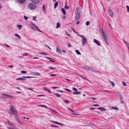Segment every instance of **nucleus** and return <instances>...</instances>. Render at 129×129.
Segmentation results:
<instances>
[{
    "instance_id": "obj_10",
    "label": "nucleus",
    "mask_w": 129,
    "mask_h": 129,
    "mask_svg": "<svg viewBox=\"0 0 129 129\" xmlns=\"http://www.w3.org/2000/svg\"><path fill=\"white\" fill-rule=\"evenodd\" d=\"M26 0H17L20 3L22 4H23L25 2Z\"/></svg>"
},
{
    "instance_id": "obj_58",
    "label": "nucleus",
    "mask_w": 129,
    "mask_h": 129,
    "mask_svg": "<svg viewBox=\"0 0 129 129\" xmlns=\"http://www.w3.org/2000/svg\"><path fill=\"white\" fill-rule=\"evenodd\" d=\"M33 59H39V58L37 57H35L33 58Z\"/></svg>"
},
{
    "instance_id": "obj_6",
    "label": "nucleus",
    "mask_w": 129,
    "mask_h": 129,
    "mask_svg": "<svg viewBox=\"0 0 129 129\" xmlns=\"http://www.w3.org/2000/svg\"><path fill=\"white\" fill-rule=\"evenodd\" d=\"M108 13L109 15L111 16V17H113V14H114V12L112 11V10H110V11H108Z\"/></svg>"
},
{
    "instance_id": "obj_63",
    "label": "nucleus",
    "mask_w": 129,
    "mask_h": 129,
    "mask_svg": "<svg viewBox=\"0 0 129 129\" xmlns=\"http://www.w3.org/2000/svg\"><path fill=\"white\" fill-rule=\"evenodd\" d=\"M5 45L7 46V47H10V46H9V45H7V44H5Z\"/></svg>"
},
{
    "instance_id": "obj_47",
    "label": "nucleus",
    "mask_w": 129,
    "mask_h": 129,
    "mask_svg": "<svg viewBox=\"0 0 129 129\" xmlns=\"http://www.w3.org/2000/svg\"><path fill=\"white\" fill-rule=\"evenodd\" d=\"M31 23L32 24V25L34 26L36 28L37 26L34 23H32L31 22Z\"/></svg>"
},
{
    "instance_id": "obj_1",
    "label": "nucleus",
    "mask_w": 129,
    "mask_h": 129,
    "mask_svg": "<svg viewBox=\"0 0 129 129\" xmlns=\"http://www.w3.org/2000/svg\"><path fill=\"white\" fill-rule=\"evenodd\" d=\"M81 11L79 7H77L75 11V21L78 20L80 17Z\"/></svg>"
},
{
    "instance_id": "obj_34",
    "label": "nucleus",
    "mask_w": 129,
    "mask_h": 129,
    "mask_svg": "<svg viewBox=\"0 0 129 129\" xmlns=\"http://www.w3.org/2000/svg\"><path fill=\"white\" fill-rule=\"evenodd\" d=\"M23 77L25 78H35V77H30V76H27V77H25V76H23Z\"/></svg>"
},
{
    "instance_id": "obj_31",
    "label": "nucleus",
    "mask_w": 129,
    "mask_h": 129,
    "mask_svg": "<svg viewBox=\"0 0 129 129\" xmlns=\"http://www.w3.org/2000/svg\"><path fill=\"white\" fill-rule=\"evenodd\" d=\"M109 82H110L112 85H113V87L115 85V84L112 81H109Z\"/></svg>"
},
{
    "instance_id": "obj_45",
    "label": "nucleus",
    "mask_w": 129,
    "mask_h": 129,
    "mask_svg": "<svg viewBox=\"0 0 129 129\" xmlns=\"http://www.w3.org/2000/svg\"><path fill=\"white\" fill-rule=\"evenodd\" d=\"M36 16H33V19L34 20H36Z\"/></svg>"
},
{
    "instance_id": "obj_62",
    "label": "nucleus",
    "mask_w": 129,
    "mask_h": 129,
    "mask_svg": "<svg viewBox=\"0 0 129 129\" xmlns=\"http://www.w3.org/2000/svg\"><path fill=\"white\" fill-rule=\"evenodd\" d=\"M52 88H53V89H55L56 88H58V87H52Z\"/></svg>"
},
{
    "instance_id": "obj_33",
    "label": "nucleus",
    "mask_w": 129,
    "mask_h": 129,
    "mask_svg": "<svg viewBox=\"0 0 129 129\" xmlns=\"http://www.w3.org/2000/svg\"><path fill=\"white\" fill-rule=\"evenodd\" d=\"M90 24V22L89 21H87L86 23V25L87 26L88 25Z\"/></svg>"
},
{
    "instance_id": "obj_15",
    "label": "nucleus",
    "mask_w": 129,
    "mask_h": 129,
    "mask_svg": "<svg viewBox=\"0 0 129 129\" xmlns=\"http://www.w3.org/2000/svg\"><path fill=\"white\" fill-rule=\"evenodd\" d=\"M56 51L58 52V53L59 52H60V54H61V50L58 47H56Z\"/></svg>"
},
{
    "instance_id": "obj_18",
    "label": "nucleus",
    "mask_w": 129,
    "mask_h": 129,
    "mask_svg": "<svg viewBox=\"0 0 129 129\" xmlns=\"http://www.w3.org/2000/svg\"><path fill=\"white\" fill-rule=\"evenodd\" d=\"M15 118L17 121H18L19 123H20V124H21V123L19 120L17 115L15 116Z\"/></svg>"
},
{
    "instance_id": "obj_26",
    "label": "nucleus",
    "mask_w": 129,
    "mask_h": 129,
    "mask_svg": "<svg viewBox=\"0 0 129 129\" xmlns=\"http://www.w3.org/2000/svg\"><path fill=\"white\" fill-rule=\"evenodd\" d=\"M15 35L16 37H17L19 39H20L21 38V37L19 35H18L17 34H15Z\"/></svg>"
},
{
    "instance_id": "obj_35",
    "label": "nucleus",
    "mask_w": 129,
    "mask_h": 129,
    "mask_svg": "<svg viewBox=\"0 0 129 129\" xmlns=\"http://www.w3.org/2000/svg\"><path fill=\"white\" fill-rule=\"evenodd\" d=\"M112 108L113 109H115V110H119V109L118 108H117V107H112Z\"/></svg>"
},
{
    "instance_id": "obj_14",
    "label": "nucleus",
    "mask_w": 129,
    "mask_h": 129,
    "mask_svg": "<svg viewBox=\"0 0 129 129\" xmlns=\"http://www.w3.org/2000/svg\"><path fill=\"white\" fill-rule=\"evenodd\" d=\"M32 74L35 75H36L37 76H40V74L38 72H34L32 73Z\"/></svg>"
},
{
    "instance_id": "obj_30",
    "label": "nucleus",
    "mask_w": 129,
    "mask_h": 129,
    "mask_svg": "<svg viewBox=\"0 0 129 129\" xmlns=\"http://www.w3.org/2000/svg\"><path fill=\"white\" fill-rule=\"evenodd\" d=\"M17 26L19 29H21V28L22 27V26L20 25H18Z\"/></svg>"
},
{
    "instance_id": "obj_56",
    "label": "nucleus",
    "mask_w": 129,
    "mask_h": 129,
    "mask_svg": "<svg viewBox=\"0 0 129 129\" xmlns=\"http://www.w3.org/2000/svg\"><path fill=\"white\" fill-rule=\"evenodd\" d=\"M93 106H99L100 105H99L97 104H94L93 105Z\"/></svg>"
},
{
    "instance_id": "obj_12",
    "label": "nucleus",
    "mask_w": 129,
    "mask_h": 129,
    "mask_svg": "<svg viewBox=\"0 0 129 129\" xmlns=\"http://www.w3.org/2000/svg\"><path fill=\"white\" fill-rule=\"evenodd\" d=\"M7 122L8 124L11 125V126L13 127L14 126V125L12 124V123L9 120H7Z\"/></svg>"
},
{
    "instance_id": "obj_5",
    "label": "nucleus",
    "mask_w": 129,
    "mask_h": 129,
    "mask_svg": "<svg viewBox=\"0 0 129 129\" xmlns=\"http://www.w3.org/2000/svg\"><path fill=\"white\" fill-rule=\"evenodd\" d=\"M79 36L81 37L82 38V45L83 46H84L85 44L87 43L86 39L83 36L79 35Z\"/></svg>"
},
{
    "instance_id": "obj_43",
    "label": "nucleus",
    "mask_w": 129,
    "mask_h": 129,
    "mask_svg": "<svg viewBox=\"0 0 129 129\" xmlns=\"http://www.w3.org/2000/svg\"><path fill=\"white\" fill-rule=\"evenodd\" d=\"M126 7L127 8V11L128 12H129V6H127Z\"/></svg>"
},
{
    "instance_id": "obj_32",
    "label": "nucleus",
    "mask_w": 129,
    "mask_h": 129,
    "mask_svg": "<svg viewBox=\"0 0 129 129\" xmlns=\"http://www.w3.org/2000/svg\"><path fill=\"white\" fill-rule=\"evenodd\" d=\"M69 7L68 6L67 7V5H66L64 6V8L65 9L68 10L69 9Z\"/></svg>"
},
{
    "instance_id": "obj_2",
    "label": "nucleus",
    "mask_w": 129,
    "mask_h": 129,
    "mask_svg": "<svg viewBox=\"0 0 129 129\" xmlns=\"http://www.w3.org/2000/svg\"><path fill=\"white\" fill-rule=\"evenodd\" d=\"M102 35L106 44L108 46H109V44L107 41L108 37L106 33L104 31H102Z\"/></svg>"
},
{
    "instance_id": "obj_46",
    "label": "nucleus",
    "mask_w": 129,
    "mask_h": 129,
    "mask_svg": "<svg viewBox=\"0 0 129 129\" xmlns=\"http://www.w3.org/2000/svg\"><path fill=\"white\" fill-rule=\"evenodd\" d=\"M36 28L37 29V30L38 31H39L41 32H42V31H41L39 29V28H38V26H37V27H36Z\"/></svg>"
},
{
    "instance_id": "obj_57",
    "label": "nucleus",
    "mask_w": 129,
    "mask_h": 129,
    "mask_svg": "<svg viewBox=\"0 0 129 129\" xmlns=\"http://www.w3.org/2000/svg\"><path fill=\"white\" fill-rule=\"evenodd\" d=\"M46 58L47 59H49L54 60V59L51 58H50L49 57H46Z\"/></svg>"
},
{
    "instance_id": "obj_27",
    "label": "nucleus",
    "mask_w": 129,
    "mask_h": 129,
    "mask_svg": "<svg viewBox=\"0 0 129 129\" xmlns=\"http://www.w3.org/2000/svg\"><path fill=\"white\" fill-rule=\"evenodd\" d=\"M54 94L57 97H59L61 96V95L60 94L58 93H54Z\"/></svg>"
},
{
    "instance_id": "obj_44",
    "label": "nucleus",
    "mask_w": 129,
    "mask_h": 129,
    "mask_svg": "<svg viewBox=\"0 0 129 129\" xmlns=\"http://www.w3.org/2000/svg\"><path fill=\"white\" fill-rule=\"evenodd\" d=\"M27 88L29 90H30L31 91H32L35 92V91L32 89H31L30 88Z\"/></svg>"
},
{
    "instance_id": "obj_21",
    "label": "nucleus",
    "mask_w": 129,
    "mask_h": 129,
    "mask_svg": "<svg viewBox=\"0 0 129 129\" xmlns=\"http://www.w3.org/2000/svg\"><path fill=\"white\" fill-rule=\"evenodd\" d=\"M75 52L77 53V54L78 55H80L81 54L79 52L78 50H75Z\"/></svg>"
},
{
    "instance_id": "obj_37",
    "label": "nucleus",
    "mask_w": 129,
    "mask_h": 129,
    "mask_svg": "<svg viewBox=\"0 0 129 129\" xmlns=\"http://www.w3.org/2000/svg\"><path fill=\"white\" fill-rule=\"evenodd\" d=\"M73 91H77V89L75 87H74L73 88Z\"/></svg>"
},
{
    "instance_id": "obj_52",
    "label": "nucleus",
    "mask_w": 129,
    "mask_h": 129,
    "mask_svg": "<svg viewBox=\"0 0 129 129\" xmlns=\"http://www.w3.org/2000/svg\"><path fill=\"white\" fill-rule=\"evenodd\" d=\"M24 19L26 20H27V17L25 16H24Z\"/></svg>"
},
{
    "instance_id": "obj_17",
    "label": "nucleus",
    "mask_w": 129,
    "mask_h": 129,
    "mask_svg": "<svg viewBox=\"0 0 129 129\" xmlns=\"http://www.w3.org/2000/svg\"><path fill=\"white\" fill-rule=\"evenodd\" d=\"M43 89H44V90L48 91V92H50V93H51V91L49 89H48L44 87H43Z\"/></svg>"
},
{
    "instance_id": "obj_16",
    "label": "nucleus",
    "mask_w": 129,
    "mask_h": 129,
    "mask_svg": "<svg viewBox=\"0 0 129 129\" xmlns=\"http://www.w3.org/2000/svg\"><path fill=\"white\" fill-rule=\"evenodd\" d=\"M81 93V92L80 91H78L77 92H74L73 93L75 94H80Z\"/></svg>"
},
{
    "instance_id": "obj_53",
    "label": "nucleus",
    "mask_w": 129,
    "mask_h": 129,
    "mask_svg": "<svg viewBox=\"0 0 129 129\" xmlns=\"http://www.w3.org/2000/svg\"><path fill=\"white\" fill-rule=\"evenodd\" d=\"M28 55V54L27 53H25L24 54H23V55L24 56H25L27 55Z\"/></svg>"
},
{
    "instance_id": "obj_13",
    "label": "nucleus",
    "mask_w": 129,
    "mask_h": 129,
    "mask_svg": "<svg viewBox=\"0 0 129 129\" xmlns=\"http://www.w3.org/2000/svg\"><path fill=\"white\" fill-rule=\"evenodd\" d=\"M94 43H96V44L100 46V43L98 42V41L96 40V39H94Z\"/></svg>"
},
{
    "instance_id": "obj_40",
    "label": "nucleus",
    "mask_w": 129,
    "mask_h": 129,
    "mask_svg": "<svg viewBox=\"0 0 129 129\" xmlns=\"http://www.w3.org/2000/svg\"><path fill=\"white\" fill-rule=\"evenodd\" d=\"M50 76H52V77H55L56 76V74H51L50 75Z\"/></svg>"
},
{
    "instance_id": "obj_23",
    "label": "nucleus",
    "mask_w": 129,
    "mask_h": 129,
    "mask_svg": "<svg viewBox=\"0 0 129 129\" xmlns=\"http://www.w3.org/2000/svg\"><path fill=\"white\" fill-rule=\"evenodd\" d=\"M90 69L91 70V71L92 72H99L98 71H97L96 70H94V69H93L91 68Z\"/></svg>"
},
{
    "instance_id": "obj_4",
    "label": "nucleus",
    "mask_w": 129,
    "mask_h": 129,
    "mask_svg": "<svg viewBox=\"0 0 129 129\" xmlns=\"http://www.w3.org/2000/svg\"><path fill=\"white\" fill-rule=\"evenodd\" d=\"M28 8L29 9L33 10L35 9L36 8L37 6L34 4L30 3L28 4Z\"/></svg>"
},
{
    "instance_id": "obj_24",
    "label": "nucleus",
    "mask_w": 129,
    "mask_h": 129,
    "mask_svg": "<svg viewBox=\"0 0 129 129\" xmlns=\"http://www.w3.org/2000/svg\"><path fill=\"white\" fill-rule=\"evenodd\" d=\"M54 5V8H56V7L58 5V2H55V3Z\"/></svg>"
},
{
    "instance_id": "obj_49",
    "label": "nucleus",
    "mask_w": 129,
    "mask_h": 129,
    "mask_svg": "<svg viewBox=\"0 0 129 129\" xmlns=\"http://www.w3.org/2000/svg\"><path fill=\"white\" fill-rule=\"evenodd\" d=\"M52 122L54 123H56V124H59V123L58 122H56V121H53V122Z\"/></svg>"
},
{
    "instance_id": "obj_29",
    "label": "nucleus",
    "mask_w": 129,
    "mask_h": 129,
    "mask_svg": "<svg viewBox=\"0 0 129 129\" xmlns=\"http://www.w3.org/2000/svg\"><path fill=\"white\" fill-rule=\"evenodd\" d=\"M64 102L67 104H69L70 103V102L68 100H64Z\"/></svg>"
},
{
    "instance_id": "obj_3",
    "label": "nucleus",
    "mask_w": 129,
    "mask_h": 129,
    "mask_svg": "<svg viewBox=\"0 0 129 129\" xmlns=\"http://www.w3.org/2000/svg\"><path fill=\"white\" fill-rule=\"evenodd\" d=\"M10 110L11 112L10 113L11 115L16 116L17 114V111L16 110L15 107L12 105L11 106L10 108Z\"/></svg>"
},
{
    "instance_id": "obj_55",
    "label": "nucleus",
    "mask_w": 129,
    "mask_h": 129,
    "mask_svg": "<svg viewBox=\"0 0 129 129\" xmlns=\"http://www.w3.org/2000/svg\"><path fill=\"white\" fill-rule=\"evenodd\" d=\"M40 53L42 54H43L44 55H48V54L44 52Z\"/></svg>"
},
{
    "instance_id": "obj_22",
    "label": "nucleus",
    "mask_w": 129,
    "mask_h": 129,
    "mask_svg": "<svg viewBox=\"0 0 129 129\" xmlns=\"http://www.w3.org/2000/svg\"><path fill=\"white\" fill-rule=\"evenodd\" d=\"M83 68L84 69H86V70H90L91 69V68H90L86 67H83Z\"/></svg>"
},
{
    "instance_id": "obj_38",
    "label": "nucleus",
    "mask_w": 129,
    "mask_h": 129,
    "mask_svg": "<svg viewBox=\"0 0 129 129\" xmlns=\"http://www.w3.org/2000/svg\"><path fill=\"white\" fill-rule=\"evenodd\" d=\"M122 84L124 86H125L127 85L126 84V83L125 82H124L122 81Z\"/></svg>"
},
{
    "instance_id": "obj_11",
    "label": "nucleus",
    "mask_w": 129,
    "mask_h": 129,
    "mask_svg": "<svg viewBox=\"0 0 129 129\" xmlns=\"http://www.w3.org/2000/svg\"><path fill=\"white\" fill-rule=\"evenodd\" d=\"M26 79V78H17L16 80H25Z\"/></svg>"
},
{
    "instance_id": "obj_19",
    "label": "nucleus",
    "mask_w": 129,
    "mask_h": 129,
    "mask_svg": "<svg viewBox=\"0 0 129 129\" xmlns=\"http://www.w3.org/2000/svg\"><path fill=\"white\" fill-rule=\"evenodd\" d=\"M61 10L63 13L65 15L66 14V11L63 8H61Z\"/></svg>"
},
{
    "instance_id": "obj_39",
    "label": "nucleus",
    "mask_w": 129,
    "mask_h": 129,
    "mask_svg": "<svg viewBox=\"0 0 129 129\" xmlns=\"http://www.w3.org/2000/svg\"><path fill=\"white\" fill-rule=\"evenodd\" d=\"M38 106H39L43 107L46 108H47V107L46 106L44 105H38Z\"/></svg>"
},
{
    "instance_id": "obj_9",
    "label": "nucleus",
    "mask_w": 129,
    "mask_h": 129,
    "mask_svg": "<svg viewBox=\"0 0 129 129\" xmlns=\"http://www.w3.org/2000/svg\"><path fill=\"white\" fill-rule=\"evenodd\" d=\"M98 109L99 110H101L102 111H106V109L102 107H100L98 108Z\"/></svg>"
},
{
    "instance_id": "obj_48",
    "label": "nucleus",
    "mask_w": 129,
    "mask_h": 129,
    "mask_svg": "<svg viewBox=\"0 0 129 129\" xmlns=\"http://www.w3.org/2000/svg\"><path fill=\"white\" fill-rule=\"evenodd\" d=\"M68 47H71V45L70 44H69V43H68Z\"/></svg>"
},
{
    "instance_id": "obj_28",
    "label": "nucleus",
    "mask_w": 129,
    "mask_h": 129,
    "mask_svg": "<svg viewBox=\"0 0 129 129\" xmlns=\"http://www.w3.org/2000/svg\"><path fill=\"white\" fill-rule=\"evenodd\" d=\"M42 6H43V9L44 10V13H45L46 12V9H45V6L44 5H43Z\"/></svg>"
},
{
    "instance_id": "obj_25",
    "label": "nucleus",
    "mask_w": 129,
    "mask_h": 129,
    "mask_svg": "<svg viewBox=\"0 0 129 129\" xmlns=\"http://www.w3.org/2000/svg\"><path fill=\"white\" fill-rule=\"evenodd\" d=\"M56 28H58L60 26V25L59 23L57 22L56 24Z\"/></svg>"
},
{
    "instance_id": "obj_8",
    "label": "nucleus",
    "mask_w": 129,
    "mask_h": 129,
    "mask_svg": "<svg viewBox=\"0 0 129 129\" xmlns=\"http://www.w3.org/2000/svg\"><path fill=\"white\" fill-rule=\"evenodd\" d=\"M32 2L34 4H38L39 3V0H31Z\"/></svg>"
},
{
    "instance_id": "obj_51",
    "label": "nucleus",
    "mask_w": 129,
    "mask_h": 129,
    "mask_svg": "<svg viewBox=\"0 0 129 129\" xmlns=\"http://www.w3.org/2000/svg\"><path fill=\"white\" fill-rule=\"evenodd\" d=\"M51 127H58V126H55V125H51Z\"/></svg>"
},
{
    "instance_id": "obj_60",
    "label": "nucleus",
    "mask_w": 129,
    "mask_h": 129,
    "mask_svg": "<svg viewBox=\"0 0 129 129\" xmlns=\"http://www.w3.org/2000/svg\"><path fill=\"white\" fill-rule=\"evenodd\" d=\"M95 109V108H90V110H92V109Z\"/></svg>"
},
{
    "instance_id": "obj_42",
    "label": "nucleus",
    "mask_w": 129,
    "mask_h": 129,
    "mask_svg": "<svg viewBox=\"0 0 129 129\" xmlns=\"http://www.w3.org/2000/svg\"><path fill=\"white\" fill-rule=\"evenodd\" d=\"M68 109L69 110H70L71 111V112H73V113H75V112H74V111H73L72 110L71 108H68Z\"/></svg>"
},
{
    "instance_id": "obj_54",
    "label": "nucleus",
    "mask_w": 129,
    "mask_h": 129,
    "mask_svg": "<svg viewBox=\"0 0 129 129\" xmlns=\"http://www.w3.org/2000/svg\"><path fill=\"white\" fill-rule=\"evenodd\" d=\"M65 89L67 90V91H69V92H71V91L70 90H69V89Z\"/></svg>"
},
{
    "instance_id": "obj_64",
    "label": "nucleus",
    "mask_w": 129,
    "mask_h": 129,
    "mask_svg": "<svg viewBox=\"0 0 129 129\" xmlns=\"http://www.w3.org/2000/svg\"><path fill=\"white\" fill-rule=\"evenodd\" d=\"M80 23L79 21H78L76 22V24H79Z\"/></svg>"
},
{
    "instance_id": "obj_50",
    "label": "nucleus",
    "mask_w": 129,
    "mask_h": 129,
    "mask_svg": "<svg viewBox=\"0 0 129 129\" xmlns=\"http://www.w3.org/2000/svg\"><path fill=\"white\" fill-rule=\"evenodd\" d=\"M49 68L50 69H52V70H54V69H55L54 68H52L51 67H49Z\"/></svg>"
},
{
    "instance_id": "obj_41",
    "label": "nucleus",
    "mask_w": 129,
    "mask_h": 129,
    "mask_svg": "<svg viewBox=\"0 0 129 129\" xmlns=\"http://www.w3.org/2000/svg\"><path fill=\"white\" fill-rule=\"evenodd\" d=\"M8 129H18L17 128H13L12 127H8Z\"/></svg>"
},
{
    "instance_id": "obj_7",
    "label": "nucleus",
    "mask_w": 129,
    "mask_h": 129,
    "mask_svg": "<svg viewBox=\"0 0 129 129\" xmlns=\"http://www.w3.org/2000/svg\"><path fill=\"white\" fill-rule=\"evenodd\" d=\"M119 98L120 99L121 102V103H123V99L122 96V95L120 93H119Z\"/></svg>"
},
{
    "instance_id": "obj_36",
    "label": "nucleus",
    "mask_w": 129,
    "mask_h": 129,
    "mask_svg": "<svg viewBox=\"0 0 129 129\" xmlns=\"http://www.w3.org/2000/svg\"><path fill=\"white\" fill-rule=\"evenodd\" d=\"M21 73L23 74H26L27 73V72L25 71H21Z\"/></svg>"
},
{
    "instance_id": "obj_61",
    "label": "nucleus",
    "mask_w": 129,
    "mask_h": 129,
    "mask_svg": "<svg viewBox=\"0 0 129 129\" xmlns=\"http://www.w3.org/2000/svg\"><path fill=\"white\" fill-rule=\"evenodd\" d=\"M58 125H60L61 126H62L63 125V124L59 123Z\"/></svg>"
},
{
    "instance_id": "obj_59",
    "label": "nucleus",
    "mask_w": 129,
    "mask_h": 129,
    "mask_svg": "<svg viewBox=\"0 0 129 129\" xmlns=\"http://www.w3.org/2000/svg\"><path fill=\"white\" fill-rule=\"evenodd\" d=\"M127 46L128 47V49H129V43H128L126 44Z\"/></svg>"
},
{
    "instance_id": "obj_20",
    "label": "nucleus",
    "mask_w": 129,
    "mask_h": 129,
    "mask_svg": "<svg viewBox=\"0 0 129 129\" xmlns=\"http://www.w3.org/2000/svg\"><path fill=\"white\" fill-rule=\"evenodd\" d=\"M4 95L5 96H7L9 98H13V96L11 95H10L8 94H5Z\"/></svg>"
}]
</instances>
